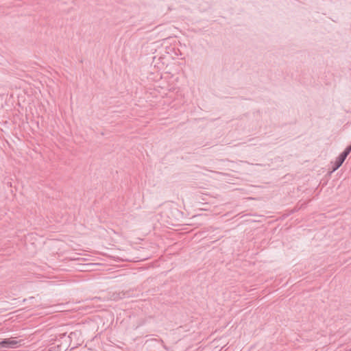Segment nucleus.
I'll list each match as a JSON object with an SVG mask.
<instances>
[{
    "mask_svg": "<svg viewBox=\"0 0 351 351\" xmlns=\"http://www.w3.org/2000/svg\"><path fill=\"white\" fill-rule=\"evenodd\" d=\"M350 152L351 151L348 147H346V149L339 156V157L332 164V171H336L341 166Z\"/></svg>",
    "mask_w": 351,
    "mask_h": 351,
    "instance_id": "1",
    "label": "nucleus"
},
{
    "mask_svg": "<svg viewBox=\"0 0 351 351\" xmlns=\"http://www.w3.org/2000/svg\"><path fill=\"white\" fill-rule=\"evenodd\" d=\"M19 341L12 339H5L0 341L1 348H14L17 347Z\"/></svg>",
    "mask_w": 351,
    "mask_h": 351,
    "instance_id": "2",
    "label": "nucleus"
},
{
    "mask_svg": "<svg viewBox=\"0 0 351 351\" xmlns=\"http://www.w3.org/2000/svg\"><path fill=\"white\" fill-rule=\"evenodd\" d=\"M351 151V145L347 147Z\"/></svg>",
    "mask_w": 351,
    "mask_h": 351,
    "instance_id": "3",
    "label": "nucleus"
}]
</instances>
